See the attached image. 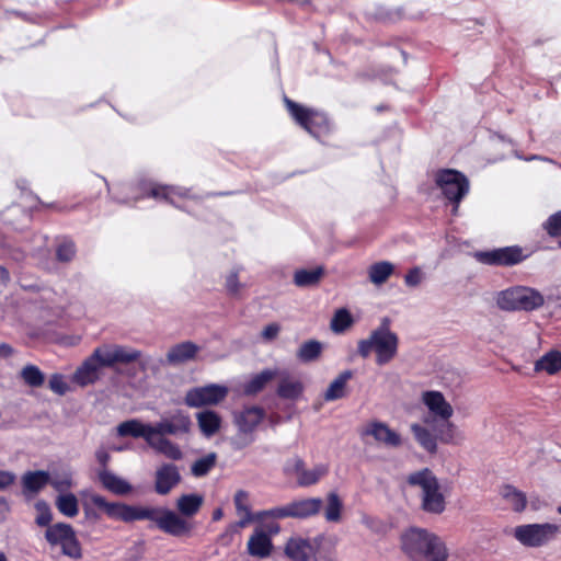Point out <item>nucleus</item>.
Instances as JSON below:
<instances>
[{
	"instance_id": "nucleus-1",
	"label": "nucleus",
	"mask_w": 561,
	"mask_h": 561,
	"mask_svg": "<svg viewBox=\"0 0 561 561\" xmlns=\"http://www.w3.org/2000/svg\"><path fill=\"white\" fill-rule=\"evenodd\" d=\"M90 500L93 505L103 510L113 519L125 523L145 519L152 520L159 529L175 537L190 535L193 529L192 523L167 508L110 503L99 494L91 495Z\"/></svg>"
},
{
	"instance_id": "nucleus-2",
	"label": "nucleus",
	"mask_w": 561,
	"mask_h": 561,
	"mask_svg": "<svg viewBox=\"0 0 561 561\" xmlns=\"http://www.w3.org/2000/svg\"><path fill=\"white\" fill-rule=\"evenodd\" d=\"M401 546L412 561H446L448 557L444 541L424 528L412 527L404 531Z\"/></svg>"
},
{
	"instance_id": "nucleus-3",
	"label": "nucleus",
	"mask_w": 561,
	"mask_h": 561,
	"mask_svg": "<svg viewBox=\"0 0 561 561\" xmlns=\"http://www.w3.org/2000/svg\"><path fill=\"white\" fill-rule=\"evenodd\" d=\"M399 337L391 331L389 319L385 318L381 324L374 329L366 339L357 343V353L367 358L375 353V362L378 366L389 364L398 354Z\"/></svg>"
},
{
	"instance_id": "nucleus-4",
	"label": "nucleus",
	"mask_w": 561,
	"mask_h": 561,
	"mask_svg": "<svg viewBox=\"0 0 561 561\" xmlns=\"http://www.w3.org/2000/svg\"><path fill=\"white\" fill-rule=\"evenodd\" d=\"M116 432L121 437L144 438L150 448L172 460H180L183 457L176 444L167 437L157 436L156 424H146L138 419H131L119 423Z\"/></svg>"
},
{
	"instance_id": "nucleus-5",
	"label": "nucleus",
	"mask_w": 561,
	"mask_h": 561,
	"mask_svg": "<svg viewBox=\"0 0 561 561\" xmlns=\"http://www.w3.org/2000/svg\"><path fill=\"white\" fill-rule=\"evenodd\" d=\"M411 486L420 489L421 508L430 514L439 515L446 508L444 494L437 478L428 469L413 472L407 478Z\"/></svg>"
},
{
	"instance_id": "nucleus-6",
	"label": "nucleus",
	"mask_w": 561,
	"mask_h": 561,
	"mask_svg": "<svg viewBox=\"0 0 561 561\" xmlns=\"http://www.w3.org/2000/svg\"><path fill=\"white\" fill-rule=\"evenodd\" d=\"M96 354L101 357V364L104 367H115L117 365H129L137 363L141 371L151 368L152 358L145 355L141 351L119 344H103L96 347Z\"/></svg>"
},
{
	"instance_id": "nucleus-7",
	"label": "nucleus",
	"mask_w": 561,
	"mask_h": 561,
	"mask_svg": "<svg viewBox=\"0 0 561 561\" xmlns=\"http://www.w3.org/2000/svg\"><path fill=\"white\" fill-rule=\"evenodd\" d=\"M496 306L504 311H530L540 308L543 296L536 289L525 286H514L501 290L495 296Z\"/></svg>"
},
{
	"instance_id": "nucleus-8",
	"label": "nucleus",
	"mask_w": 561,
	"mask_h": 561,
	"mask_svg": "<svg viewBox=\"0 0 561 561\" xmlns=\"http://www.w3.org/2000/svg\"><path fill=\"white\" fill-rule=\"evenodd\" d=\"M291 117L310 135L319 138L330 130L328 117L322 112L298 104L288 98L284 99Z\"/></svg>"
},
{
	"instance_id": "nucleus-9",
	"label": "nucleus",
	"mask_w": 561,
	"mask_h": 561,
	"mask_svg": "<svg viewBox=\"0 0 561 561\" xmlns=\"http://www.w3.org/2000/svg\"><path fill=\"white\" fill-rule=\"evenodd\" d=\"M265 416L264 410L259 407H248L234 413L233 421L238 433L232 437V445L244 448L254 442V431Z\"/></svg>"
},
{
	"instance_id": "nucleus-10",
	"label": "nucleus",
	"mask_w": 561,
	"mask_h": 561,
	"mask_svg": "<svg viewBox=\"0 0 561 561\" xmlns=\"http://www.w3.org/2000/svg\"><path fill=\"white\" fill-rule=\"evenodd\" d=\"M436 184L442 190L443 195L454 203L453 213L457 214L460 201L469 192L467 178L455 170H442L436 174Z\"/></svg>"
},
{
	"instance_id": "nucleus-11",
	"label": "nucleus",
	"mask_w": 561,
	"mask_h": 561,
	"mask_svg": "<svg viewBox=\"0 0 561 561\" xmlns=\"http://www.w3.org/2000/svg\"><path fill=\"white\" fill-rule=\"evenodd\" d=\"M559 533L556 524H527L515 527L514 537L526 547H540L549 542Z\"/></svg>"
},
{
	"instance_id": "nucleus-12",
	"label": "nucleus",
	"mask_w": 561,
	"mask_h": 561,
	"mask_svg": "<svg viewBox=\"0 0 561 561\" xmlns=\"http://www.w3.org/2000/svg\"><path fill=\"white\" fill-rule=\"evenodd\" d=\"M46 540L51 546H59L65 556L73 559L81 557V548L73 528L65 523L49 526L45 533Z\"/></svg>"
},
{
	"instance_id": "nucleus-13",
	"label": "nucleus",
	"mask_w": 561,
	"mask_h": 561,
	"mask_svg": "<svg viewBox=\"0 0 561 561\" xmlns=\"http://www.w3.org/2000/svg\"><path fill=\"white\" fill-rule=\"evenodd\" d=\"M139 194L135 197V201L144 197H152L157 201L168 202L176 207H183L180 202L188 198L190 192L186 188L179 186L160 185L154 182L145 181L139 183Z\"/></svg>"
},
{
	"instance_id": "nucleus-14",
	"label": "nucleus",
	"mask_w": 561,
	"mask_h": 561,
	"mask_svg": "<svg viewBox=\"0 0 561 561\" xmlns=\"http://www.w3.org/2000/svg\"><path fill=\"white\" fill-rule=\"evenodd\" d=\"M285 472L296 478L299 486H310L318 483L329 472V468L324 463H319L312 468H306L302 459L294 457L285 465Z\"/></svg>"
},
{
	"instance_id": "nucleus-15",
	"label": "nucleus",
	"mask_w": 561,
	"mask_h": 561,
	"mask_svg": "<svg viewBox=\"0 0 561 561\" xmlns=\"http://www.w3.org/2000/svg\"><path fill=\"white\" fill-rule=\"evenodd\" d=\"M226 386L210 383L204 387L190 389L184 398L186 405L191 408H201L204 405H216L228 394Z\"/></svg>"
},
{
	"instance_id": "nucleus-16",
	"label": "nucleus",
	"mask_w": 561,
	"mask_h": 561,
	"mask_svg": "<svg viewBox=\"0 0 561 561\" xmlns=\"http://www.w3.org/2000/svg\"><path fill=\"white\" fill-rule=\"evenodd\" d=\"M421 401L430 413L428 416L424 417V423L426 425H431L439 421H448L454 415V409L451 404L439 391H424L422 393Z\"/></svg>"
},
{
	"instance_id": "nucleus-17",
	"label": "nucleus",
	"mask_w": 561,
	"mask_h": 561,
	"mask_svg": "<svg viewBox=\"0 0 561 561\" xmlns=\"http://www.w3.org/2000/svg\"><path fill=\"white\" fill-rule=\"evenodd\" d=\"M523 250L518 247H505L492 251L477 253V259L484 264L510 266L525 260Z\"/></svg>"
},
{
	"instance_id": "nucleus-18",
	"label": "nucleus",
	"mask_w": 561,
	"mask_h": 561,
	"mask_svg": "<svg viewBox=\"0 0 561 561\" xmlns=\"http://www.w3.org/2000/svg\"><path fill=\"white\" fill-rule=\"evenodd\" d=\"M191 425L190 415L182 410H178L156 424L157 436L186 434L190 432Z\"/></svg>"
},
{
	"instance_id": "nucleus-19",
	"label": "nucleus",
	"mask_w": 561,
	"mask_h": 561,
	"mask_svg": "<svg viewBox=\"0 0 561 561\" xmlns=\"http://www.w3.org/2000/svg\"><path fill=\"white\" fill-rule=\"evenodd\" d=\"M362 436H371L376 443L389 448H398L402 445L400 434L380 421L369 422L363 428Z\"/></svg>"
},
{
	"instance_id": "nucleus-20",
	"label": "nucleus",
	"mask_w": 561,
	"mask_h": 561,
	"mask_svg": "<svg viewBox=\"0 0 561 561\" xmlns=\"http://www.w3.org/2000/svg\"><path fill=\"white\" fill-rule=\"evenodd\" d=\"M101 367L104 366L101 364V357L98 356L95 348L92 355L77 368L72 376V381L81 387L94 383L100 377Z\"/></svg>"
},
{
	"instance_id": "nucleus-21",
	"label": "nucleus",
	"mask_w": 561,
	"mask_h": 561,
	"mask_svg": "<svg viewBox=\"0 0 561 561\" xmlns=\"http://www.w3.org/2000/svg\"><path fill=\"white\" fill-rule=\"evenodd\" d=\"M289 518L305 519L317 515L323 506L320 497L298 499L286 504Z\"/></svg>"
},
{
	"instance_id": "nucleus-22",
	"label": "nucleus",
	"mask_w": 561,
	"mask_h": 561,
	"mask_svg": "<svg viewBox=\"0 0 561 561\" xmlns=\"http://www.w3.org/2000/svg\"><path fill=\"white\" fill-rule=\"evenodd\" d=\"M247 551L251 557L265 559L273 551V542L270 534L261 527L254 529L247 543Z\"/></svg>"
},
{
	"instance_id": "nucleus-23",
	"label": "nucleus",
	"mask_w": 561,
	"mask_h": 561,
	"mask_svg": "<svg viewBox=\"0 0 561 561\" xmlns=\"http://www.w3.org/2000/svg\"><path fill=\"white\" fill-rule=\"evenodd\" d=\"M181 476L178 467L171 463L162 465L156 472V491L168 494L179 482Z\"/></svg>"
},
{
	"instance_id": "nucleus-24",
	"label": "nucleus",
	"mask_w": 561,
	"mask_h": 561,
	"mask_svg": "<svg viewBox=\"0 0 561 561\" xmlns=\"http://www.w3.org/2000/svg\"><path fill=\"white\" fill-rule=\"evenodd\" d=\"M49 481V472L44 470L27 471L22 476V492L25 497L32 499L39 493Z\"/></svg>"
},
{
	"instance_id": "nucleus-25",
	"label": "nucleus",
	"mask_w": 561,
	"mask_h": 561,
	"mask_svg": "<svg viewBox=\"0 0 561 561\" xmlns=\"http://www.w3.org/2000/svg\"><path fill=\"white\" fill-rule=\"evenodd\" d=\"M285 553L293 561H308L314 554V547L307 538L293 537L286 543Z\"/></svg>"
},
{
	"instance_id": "nucleus-26",
	"label": "nucleus",
	"mask_w": 561,
	"mask_h": 561,
	"mask_svg": "<svg viewBox=\"0 0 561 561\" xmlns=\"http://www.w3.org/2000/svg\"><path fill=\"white\" fill-rule=\"evenodd\" d=\"M199 346L191 341L173 345L167 353V360L170 365H180L195 358Z\"/></svg>"
},
{
	"instance_id": "nucleus-27",
	"label": "nucleus",
	"mask_w": 561,
	"mask_h": 561,
	"mask_svg": "<svg viewBox=\"0 0 561 561\" xmlns=\"http://www.w3.org/2000/svg\"><path fill=\"white\" fill-rule=\"evenodd\" d=\"M305 386L298 378L283 375L277 386V396L286 400H298L304 393Z\"/></svg>"
},
{
	"instance_id": "nucleus-28",
	"label": "nucleus",
	"mask_w": 561,
	"mask_h": 561,
	"mask_svg": "<svg viewBox=\"0 0 561 561\" xmlns=\"http://www.w3.org/2000/svg\"><path fill=\"white\" fill-rule=\"evenodd\" d=\"M98 477L102 485L114 494L125 495L131 491V485L126 480L105 468L98 472Z\"/></svg>"
},
{
	"instance_id": "nucleus-29",
	"label": "nucleus",
	"mask_w": 561,
	"mask_h": 561,
	"mask_svg": "<svg viewBox=\"0 0 561 561\" xmlns=\"http://www.w3.org/2000/svg\"><path fill=\"white\" fill-rule=\"evenodd\" d=\"M439 422L440 424H438V422L431 424L436 431L437 440H440L444 444L453 445H457L463 440L462 433L453 422L449 420Z\"/></svg>"
},
{
	"instance_id": "nucleus-30",
	"label": "nucleus",
	"mask_w": 561,
	"mask_h": 561,
	"mask_svg": "<svg viewBox=\"0 0 561 561\" xmlns=\"http://www.w3.org/2000/svg\"><path fill=\"white\" fill-rule=\"evenodd\" d=\"M410 430L419 443L426 451L434 454L437 450V435L433 434L424 424L412 423Z\"/></svg>"
},
{
	"instance_id": "nucleus-31",
	"label": "nucleus",
	"mask_w": 561,
	"mask_h": 561,
	"mask_svg": "<svg viewBox=\"0 0 561 561\" xmlns=\"http://www.w3.org/2000/svg\"><path fill=\"white\" fill-rule=\"evenodd\" d=\"M196 419L201 432L206 437L214 436L220 430L221 417L215 411H202L196 414Z\"/></svg>"
},
{
	"instance_id": "nucleus-32",
	"label": "nucleus",
	"mask_w": 561,
	"mask_h": 561,
	"mask_svg": "<svg viewBox=\"0 0 561 561\" xmlns=\"http://www.w3.org/2000/svg\"><path fill=\"white\" fill-rule=\"evenodd\" d=\"M278 376L277 369H264L252 376L242 387L243 393L248 396L256 394L264 389L266 383Z\"/></svg>"
},
{
	"instance_id": "nucleus-33",
	"label": "nucleus",
	"mask_w": 561,
	"mask_h": 561,
	"mask_svg": "<svg viewBox=\"0 0 561 561\" xmlns=\"http://www.w3.org/2000/svg\"><path fill=\"white\" fill-rule=\"evenodd\" d=\"M344 504L336 492L328 493L323 507L324 519L328 523H340L343 516Z\"/></svg>"
},
{
	"instance_id": "nucleus-34",
	"label": "nucleus",
	"mask_w": 561,
	"mask_h": 561,
	"mask_svg": "<svg viewBox=\"0 0 561 561\" xmlns=\"http://www.w3.org/2000/svg\"><path fill=\"white\" fill-rule=\"evenodd\" d=\"M500 494L502 499L506 502V504L513 510L514 512L520 513L526 508L527 505V497L526 494L516 489L513 485H504Z\"/></svg>"
},
{
	"instance_id": "nucleus-35",
	"label": "nucleus",
	"mask_w": 561,
	"mask_h": 561,
	"mask_svg": "<svg viewBox=\"0 0 561 561\" xmlns=\"http://www.w3.org/2000/svg\"><path fill=\"white\" fill-rule=\"evenodd\" d=\"M535 371H545L549 375H554L561 370V352L552 350L541 356L535 363Z\"/></svg>"
},
{
	"instance_id": "nucleus-36",
	"label": "nucleus",
	"mask_w": 561,
	"mask_h": 561,
	"mask_svg": "<svg viewBox=\"0 0 561 561\" xmlns=\"http://www.w3.org/2000/svg\"><path fill=\"white\" fill-rule=\"evenodd\" d=\"M352 378V373L350 370H345L341 373L329 385L325 393V401H334L345 397L346 394V385L348 380Z\"/></svg>"
},
{
	"instance_id": "nucleus-37",
	"label": "nucleus",
	"mask_w": 561,
	"mask_h": 561,
	"mask_svg": "<svg viewBox=\"0 0 561 561\" xmlns=\"http://www.w3.org/2000/svg\"><path fill=\"white\" fill-rule=\"evenodd\" d=\"M204 497L199 494H184L176 501V508L185 517L194 516L202 507Z\"/></svg>"
},
{
	"instance_id": "nucleus-38",
	"label": "nucleus",
	"mask_w": 561,
	"mask_h": 561,
	"mask_svg": "<svg viewBox=\"0 0 561 561\" xmlns=\"http://www.w3.org/2000/svg\"><path fill=\"white\" fill-rule=\"evenodd\" d=\"M394 265L388 261L374 263L368 268V278L374 285H382L392 275Z\"/></svg>"
},
{
	"instance_id": "nucleus-39",
	"label": "nucleus",
	"mask_w": 561,
	"mask_h": 561,
	"mask_svg": "<svg viewBox=\"0 0 561 561\" xmlns=\"http://www.w3.org/2000/svg\"><path fill=\"white\" fill-rule=\"evenodd\" d=\"M324 274V270L318 266L312 270H299L294 275V283L298 287H309L317 285Z\"/></svg>"
},
{
	"instance_id": "nucleus-40",
	"label": "nucleus",
	"mask_w": 561,
	"mask_h": 561,
	"mask_svg": "<svg viewBox=\"0 0 561 561\" xmlns=\"http://www.w3.org/2000/svg\"><path fill=\"white\" fill-rule=\"evenodd\" d=\"M48 484H50L60 494L66 493L75 485L71 471H53L49 473Z\"/></svg>"
},
{
	"instance_id": "nucleus-41",
	"label": "nucleus",
	"mask_w": 561,
	"mask_h": 561,
	"mask_svg": "<svg viewBox=\"0 0 561 561\" xmlns=\"http://www.w3.org/2000/svg\"><path fill=\"white\" fill-rule=\"evenodd\" d=\"M354 324V319L351 312L346 308H340L335 310L331 322L330 329L334 333H343Z\"/></svg>"
},
{
	"instance_id": "nucleus-42",
	"label": "nucleus",
	"mask_w": 561,
	"mask_h": 561,
	"mask_svg": "<svg viewBox=\"0 0 561 561\" xmlns=\"http://www.w3.org/2000/svg\"><path fill=\"white\" fill-rule=\"evenodd\" d=\"M56 507L67 517H75L79 512V504L76 495L68 492L61 493L56 499Z\"/></svg>"
},
{
	"instance_id": "nucleus-43",
	"label": "nucleus",
	"mask_w": 561,
	"mask_h": 561,
	"mask_svg": "<svg viewBox=\"0 0 561 561\" xmlns=\"http://www.w3.org/2000/svg\"><path fill=\"white\" fill-rule=\"evenodd\" d=\"M322 352V344L318 341L310 340L300 345L297 351V358L304 363L316 360Z\"/></svg>"
},
{
	"instance_id": "nucleus-44",
	"label": "nucleus",
	"mask_w": 561,
	"mask_h": 561,
	"mask_svg": "<svg viewBox=\"0 0 561 561\" xmlns=\"http://www.w3.org/2000/svg\"><path fill=\"white\" fill-rule=\"evenodd\" d=\"M21 377L31 387H41L45 381V376L35 365H26L21 370Z\"/></svg>"
},
{
	"instance_id": "nucleus-45",
	"label": "nucleus",
	"mask_w": 561,
	"mask_h": 561,
	"mask_svg": "<svg viewBox=\"0 0 561 561\" xmlns=\"http://www.w3.org/2000/svg\"><path fill=\"white\" fill-rule=\"evenodd\" d=\"M217 456L215 453H210L199 459H197L192 465V473L195 477H203L209 472V470L215 466Z\"/></svg>"
},
{
	"instance_id": "nucleus-46",
	"label": "nucleus",
	"mask_w": 561,
	"mask_h": 561,
	"mask_svg": "<svg viewBox=\"0 0 561 561\" xmlns=\"http://www.w3.org/2000/svg\"><path fill=\"white\" fill-rule=\"evenodd\" d=\"M36 518L38 526H48L53 519L51 511L47 502L39 500L35 503Z\"/></svg>"
},
{
	"instance_id": "nucleus-47",
	"label": "nucleus",
	"mask_w": 561,
	"mask_h": 561,
	"mask_svg": "<svg viewBox=\"0 0 561 561\" xmlns=\"http://www.w3.org/2000/svg\"><path fill=\"white\" fill-rule=\"evenodd\" d=\"M267 518H274V519L289 518L287 505L285 504L283 506L264 510V511L257 512L255 514L256 520L261 522V520H265Z\"/></svg>"
},
{
	"instance_id": "nucleus-48",
	"label": "nucleus",
	"mask_w": 561,
	"mask_h": 561,
	"mask_svg": "<svg viewBox=\"0 0 561 561\" xmlns=\"http://www.w3.org/2000/svg\"><path fill=\"white\" fill-rule=\"evenodd\" d=\"M234 505L238 515H253L250 507V496L249 493L239 490L234 495Z\"/></svg>"
},
{
	"instance_id": "nucleus-49",
	"label": "nucleus",
	"mask_w": 561,
	"mask_h": 561,
	"mask_svg": "<svg viewBox=\"0 0 561 561\" xmlns=\"http://www.w3.org/2000/svg\"><path fill=\"white\" fill-rule=\"evenodd\" d=\"M48 386L53 392H55L59 396H64L69 390V386H68L65 377L60 374L51 375L49 378Z\"/></svg>"
},
{
	"instance_id": "nucleus-50",
	"label": "nucleus",
	"mask_w": 561,
	"mask_h": 561,
	"mask_svg": "<svg viewBox=\"0 0 561 561\" xmlns=\"http://www.w3.org/2000/svg\"><path fill=\"white\" fill-rule=\"evenodd\" d=\"M76 254L75 244L71 241L62 242L58 245L56 255L57 259L61 262H69L73 259Z\"/></svg>"
},
{
	"instance_id": "nucleus-51",
	"label": "nucleus",
	"mask_w": 561,
	"mask_h": 561,
	"mask_svg": "<svg viewBox=\"0 0 561 561\" xmlns=\"http://www.w3.org/2000/svg\"><path fill=\"white\" fill-rule=\"evenodd\" d=\"M545 229L551 237L561 234V211L551 215L545 224Z\"/></svg>"
},
{
	"instance_id": "nucleus-52",
	"label": "nucleus",
	"mask_w": 561,
	"mask_h": 561,
	"mask_svg": "<svg viewBox=\"0 0 561 561\" xmlns=\"http://www.w3.org/2000/svg\"><path fill=\"white\" fill-rule=\"evenodd\" d=\"M423 278H424V274L421 271V268L413 267L404 276V282H405V285L409 287H416L422 283Z\"/></svg>"
},
{
	"instance_id": "nucleus-53",
	"label": "nucleus",
	"mask_w": 561,
	"mask_h": 561,
	"mask_svg": "<svg viewBox=\"0 0 561 561\" xmlns=\"http://www.w3.org/2000/svg\"><path fill=\"white\" fill-rule=\"evenodd\" d=\"M239 516H240V520L234 524H231L227 528L226 534H224L222 537H226L232 533H237L239 530V528L245 527L249 523H251L252 520L255 519V515H239Z\"/></svg>"
},
{
	"instance_id": "nucleus-54",
	"label": "nucleus",
	"mask_w": 561,
	"mask_h": 561,
	"mask_svg": "<svg viewBox=\"0 0 561 561\" xmlns=\"http://www.w3.org/2000/svg\"><path fill=\"white\" fill-rule=\"evenodd\" d=\"M226 287L229 294L231 295H237L240 291L242 285L240 284L238 275L236 273H231L230 275L227 276Z\"/></svg>"
},
{
	"instance_id": "nucleus-55",
	"label": "nucleus",
	"mask_w": 561,
	"mask_h": 561,
	"mask_svg": "<svg viewBox=\"0 0 561 561\" xmlns=\"http://www.w3.org/2000/svg\"><path fill=\"white\" fill-rule=\"evenodd\" d=\"M280 332V327L277 323H270L266 325L262 331V337L265 341H272L277 337L278 333Z\"/></svg>"
},
{
	"instance_id": "nucleus-56",
	"label": "nucleus",
	"mask_w": 561,
	"mask_h": 561,
	"mask_svg": "<svg viewBox=\"0 0 561 561\" xmlns=\"http://www.w3.org/2000/svg\"><path fill=\"white\" fill-rule=\"evenodd\" d=\"M16 477L13 472L7 470H0V491L5 490L12 485Z\"/></svg>"
},
{
	"instance_id": "nucleus-57",
	"label": "nucleus",
	"mask_w": 561,
	"mask_h": 561,
	"mask_svg": "<svg viewBox=\"0 0 561 561\" xmlns=\"http://www.w3.org/2000/svg\"><path fill=\"white\" fill-rule=\"evenodd\" d=\"M10 513V505L7 499L0 496V523L4 522Z\"/></svg>"
},
{
	"instance_id": "nucleus-58",
	"label": "nucleus",
	"mask_w": 561,
	"mask_h": 561,
	"mask_svg": "<svg viewBox=\"0 0 561 561\" xmlns=\"http://www.w3.org/2000/svg\"><path fill=\"white\" fill-rule=\"evenodd\" d=\"M95 458L99 461L100 465H102L104 468L106 467L107 462L111 459L110 454L105 449H98L95 453Z\"/></svg>"
},
{
	"instance_id": "nucleus-59",
	"label": "nucleus",
	"mask_w": 561,
	"mask_h": 561,
	"mask_svg": "<svg viewBox=\"0 0 561 561\" xmlns=\"http://www.w3.org/2000/svg\"><path fill=\"white\" fill-rule=\"evenodd\" d=\"M314 560L316 561H336V558H335V554L333 551H329V552L319 551L318 553L314 552Z\"/></svg>"
},
{
	"instance_id": "nucleus-60",
	"label": "nucleus",
	"mask_w": 561,
	"mask_h": 561,
	"mask_svg": "<svg viewBox=\"0 0 561 561\" xmlns=\"http://www.w3.org/2000/svg\"><path fill=\"white\" fill-rule=\"evenodd\" d=\"M10 280V275L7 268L0 266V285H7Z\"/></svg>"
},
{
	"instance_id": "nucleus-61",
	"label": "nucleus",
	"mask_w": 561,
	"mask_h": 561,
	"mask_svg": "<svg viewBox=\"0 0 561 561\" xmlns=\"http://www.w3.org/2000/svg\"><path fill=\"white\" fill-rule=\"evenodd\" d=\"M13 353L12 347L9 344H0V356L8 357Z\"/></svg>"
},
{
	"instance_id": "nucleus-62",
	"label": "nucleus",
	"mask_w": 561,
	"mask_h": 561,
	"mask_svg": "<svg viewBox=\"0 0 561 561\" xmlns=\"http://www.w3.org/2000/svg\"><path fill=\"white\" fill-rule=\"evenodd\" d=\"M224 516V511L221 508H216L214 512H213V519L214 520H219L221 519Z\"/></svg>"
},
{
	"instance_id": "nucleus-63",
	"label": "nucleus",
	"mask_w": 561,
	"mask_h": 561,
	"mask_svg": "<svg viewBox=\"0 0 561 561\" xmlns=\"http://www.w3.org/2000/svg\"><path fill=\"white\" fill-rule=\"evenodd\" d=\"M268 530H270V534H277L279 531V526L278 525L271 526L268 528Z\"/></svg>"
},
{
	"instance_id": "nucleus-64",
	"label": "nucleus",
	"mask_w": 561,
	"mask_h": 561,
	"mask_svg": "<svg viewBox=\"0 0 561 561\" xmlns=\"http://www.w3.org/2000/svg\"><path fill=\"white\" fill-rule=\"evenodd\" d=\"M0 561H8V559L3 552H0Z\"/></svg>"
}]
</instances>
